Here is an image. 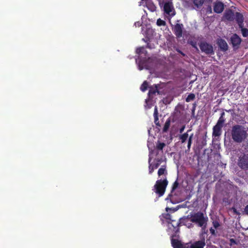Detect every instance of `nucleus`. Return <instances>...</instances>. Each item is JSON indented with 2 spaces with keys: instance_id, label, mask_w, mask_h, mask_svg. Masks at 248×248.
Masks as SVG:
<instances>
[{
  "instance_id": "obj_1",
  "label": "nucleus",
  "mask_w": 248,
  "mask_h": 248,
  "mask_svg": "<svg viewBox=\"0 0 248 248\" xmlns=\"http://www.w3.org/2000/svg\"><path fill=\"white\" fill-rule=\"evenodd\" d=\"M231 135L232 140L238 143L244 141L248 136L245 128L240 124H235L232 127Z\"/></svg>"
},
{
  "instance_id": "obj_2",
  "label": "nucleus",
  "mask_w": 248,
  "mask_h": 248,
  "mask_svg": "<svg viewBox=\"0 0 248 248\" xmlns=\"http://www.w3.org/2000/svg\"><path fill=\"white\" fill-rule=\"evenodd\" d=\"M190 220L204 229L206 227L208 217L203 213L198 212L190 215Z\"/></svg>"
},
{
  "instance_id": "obj_3",
  "label": "nucleus",
  "mask_w": 248,
  "mask_h": 248,
  "mask_svg": "<svg viewBox=\"0 0 248 248\" xmlns=\"http://www.w3.org/2000/svg\"><path fill=\"white\" fill-rule=\"evenodd\" d=\"M168 185V181L167 178L158 180L156 181L154 186V190L158 195L159 197L163 196L164 194L166 187Z\"/></svg>"
},
{
  "instance_id": "obj_4",
  "label": "nucleus",
  "mask_w": 248,
  "mask_h": 248,
  "mask_svg": "<svg viewBox=\"0 0 248 248\" xmlns=\"http://www.w3.org/2000/svg\"><path fill=\"white\" fill-rule=\"evenodd\" d=\"M237 166L243 170H248V153H241L238 157Z\"/></svg>"
},
{
  "instance_id": "obj_5",
  "label": "nucleus",
  "mask_w": 248,
  "mask_h": 248,
  "mask_svg": "<svg viewBox=\"0 0 248 248\" xmlns=\"http://www.w3.org/2000/svg\"><path fill=\"white\" fill-rule=\"evenodd\" d=\"M201 51L208 55L214 54L213 46L206 42H202L199 44Z\"/></svg>"
},
{
  "instance_id": "obj_6",
  "label": "nucleus",
  "mask_w": 248,
  "mask_h": 248,
  "mask_svg": "<svg viewBox=\"0 0 248 248\" xmlns=\"http://www.w3.org/2000/svg\"><path fill=\"white\" fill-rule=\"evenodd\" d=\"M149 88L148 96L150 98H152L153 95H155L156 93L157 94H162L163 93V92L160 91L162 88L160 84H154L153 86H150Z\"/></svg>"
},
{
  "instance_id": "obj_7",
  "label": "nucleus",
  "mask_w": 248,
  "mask_h": 248,
  "mask_svg": "<svg viewBox=\"0 0 248 248\" xmlns=\"http://www.w3.org/2000/svg\"><path fill=\"white\" fill-rule=\"evenodd\" d=\"M164 13L170 16H174L175 14L174 9L171 2H166L163 6Z\"/></svg>"
},
{
  "instance_id": "obj_8",
  "label": "nucleus",
  "mask_w": 248,
  "mask_h": 248,
  "mask_svg": "<svg viewBox=\"0 0 248 248\" xmlns=\"http://www.w3.org/2000/svg\"><path fill=\"white\" fill-rule=\"evenodd\" d=\"M230 41L233 49H237L239 47L242 40L237 34L234 33L231 37Z\"/></svg>"
},
{
  "instance_id": "obj_9",
  "label": "nucleus",
  "mask_w": 248,
  "mask_h": 248,
  "mask_svg": "<svg viewBox=\"0 0 248 248\" xmlns=\"http://www.w3.org/2000/svg\"><path fill=\"white\" fill-rule=\"evenodd\" d=\"M205 245V239L197 241L194 243H186V248H203Z\"/></svg>"
},
{
  "instance_id": "obj_10",
  "label": "nucleus",
  "mask_w": 248,
  "mask_h": 248,
  "mask_svg": "<svg viewBox=\"0 0 248 248\" xmlns=\"http://www.w3.org/2000/svg\"><path fill=\"white\" fill-rule=\"evenodd\" d=\"M223 126V124L217 122L216 124L213 127L212 136L214 137H219L221 135L222 128Z\"/></svg>"
},
{
  "instance_id": "obj_11",
  "label": "nucleus",
  "mask_w": 248,
  "mask_h": 248,
  "mask_svg": "<svg viewBox=\"0 0 248 248\" xmlns=\"http://www.w3.org/2000/svg\"><path fill=\"white\" fill-rule=\"evenodd\" d=\"M183 25L182 24L177 23L172 28V31L174 34L177 38H180L182 36Z\"/></svg>"
},
{
  "instance_id": "obj_12",
  "label": "nucleus",
  "mask_w": 248,
  "mask_h": 248,
  "mask_svg": "<svg viewBox=\"0 0 248 248\" xmlns=\"http://www.w3.org/2000/svg\"><path fill=\"white\" fill-rule=\"evenodd\" d=\"M223 18L227 21H233L235 18L234 12L232 9H227L224 13Z\"/></svg>"
},
{
  "instance_id": "obj_13",
  "label": "nucleus",
  "mask_w": 248,
  "mask_h": 248,
  "mask_svg": "<svg viewBox=\"0 0 248 248\" xmlns=\"http://www.w3.org/2000/svg\"><path fill=\"white\" fill-rule=\"evenodd\" d=\"M224 9V4L221 1H216L214 3V11L215 13L220 14Z\"/></svg>"
},
{
  "instance_id": "obj_14",
  "label": "nucleus",
  "mask_w": 248,
  "mask_h": 248,
  "mask_svg": "<svg viewBox=\"0 0 248 248\" xmlns=\"http://www.w3.org/2000/svg\"><path fill=\"white\" fill-rule=\"evenodd\" d=\"M171 244L173 248H186V244H183L181 241L171 238Z\"/></svg>"
},
{
  "instance_id": "obj_15",
  "label": "nucleus",
  "mask_w": 248,
  "mask_h": 248,
  "mask_svg": "<svg viewBox=\"0 0 248 248\" xmlns=\"http://www.w3.org/2000/svg\"><path fill=\"white\" fill-rule=\"evenodd\" d=\"M218 47L222 51H226L228 49V46L226 42L223 39H219L217 40Z\"/></svg>"
},
{
  "instance_id": "obj_16",
  "label": "nucleus",
  "mask_w": 248,
  "mask_h": 248,
  "mask_svg": "<svg viewBox=\"0 0 248 248\" xmlns=\"http://www.w3.org/2000/svg\"><path fill=\"white\" fill-rule=\"evenodd\" d=\"M237 23H243L244 22V17L242 14L239 12H236L235 14V18Z\"/></svg>"
},
{
  "instance_id": "obj_17",
  "label": "nucleus",
  "mask_w": 248,
  "mask_h": 248,
  "mask_svg": "<svg viewBox=\"0 0 248 248\" xmlns=\"http://www.w3.org/2000/svg\"><path fill=\"white\" fill-rule=\"evenodd\" d=\"M191 130H188L186 133H185L179 136V139L181 140L182 143H185L188 137V132L190 131Z\"/></svg>"
},
{
  "instance_id": "obj_18",
  "label": "nucleus",
  "mask_w": 248,
  "mask_h": 248,
  "mask_svg": "<svg viewBox=\"0 0 248 248\" xmlns=\"http://www.w3.org/2000/svg\"><path fill=\"white\" fill-rule=\"evenodd\" d=\"M158 175L160 176L162 175H167V170H166V166L162 165L161 168H160L157 172Z\"/></svg>"
},
{
  "instance_id": "obj_19",
  "label": "nucleus",
  "mask_w": 248,
  "mask_h": 248,
  "mask_svg": "<svg viewBox=\"0 0 248 248\" xmlns=\"http://www.w3.org/2000/svg\"><path fill=\"white\" fill-rule=\"evenodd\" d=\"M162 158H155V159L154 161V163H152V166L154 168H155V169H156L157 168H158V167L159 166V165L161 164V163H162Z\"/></svg>"
},
{
  "instance_id": "obj_20",
  "label": "nucleus",
  "mask_w": 248,
  "mask_h": 248,
  "mask_svg": "<svg viewBox=\"0 0 248 248\" xmlns=\"http://www.w3.org/2000/svg\"><path fill=\"white\" fill-rule=\"evenodd\" d=\"M166 144L164 142H161L157 141L156 143V149L159 151H162L163 149L165 147Z\"/></svg>"
},
{
  "instance_id": "obj_21",
  "label": "nucleus",
  "mask_w": 248,
  "mask_h": 248,
  "mask_svg": "<svg viewBox=\"0 0 248 248\" xmlns=\"http://www.w3.org/2000/svg\"><path fill=\"white\" fill-rule=\"evenodd\" d=\"M170 124V120L169 118L167 120L163 128V132H166L168 130Z\"/></svg>"
},
{
  "instance_id": "obj_22",
  "label": "nucleus",
  "mask_w": 248,
  "mask_h": 248,
  "mask_svg": "<svg viewBox=\"0 0 248 248\" xmlns=\"http://www.w3.org/2000/svg\"><path fill=\"white\" fill-rule=\"evenodd\" d=\"M204 0H194L193 2L197 7H201L204 3Z\"/></svg>"
},
{
  "instance_id": "obj_23",
  "label": "nucleus",
  "mask_w": 248,
  "mask_h": 248,
  "mask_svg": "<svg viewBox=\"0 0 248 248\" xmlns=\"http://www.w3.org/2000/svg\"><path fill=\"white\" fill-rule=\"evenodd\" d=\"M195 98V95L194 93H189L187 97L186 98V101L187 102H189L193 100Z\"/></svg>"
},
{
  "instance_id": "obj_24",
  "label": "nucleus",
  "mask_w": 248,
  "mask_h": 248,
  "mask_svg": "<svg viewBox=\"0 0 248 248\" xmlns=\"http://www.w3.org/2000/svg\"><path fill=\"white\" fill-rule=\"evenodd\" d=\"M151 159H152V158L150 156L149 158V160H148V162H149V174H152L153 173V172L154 171V170L155 169L152 166V164L150 163Z\"/></svg>"
},
{
  "instance_id": "obj_25",
  "label": "nucleus",
  "mask_w": 248,
  "mask_h": 248,
  "mask_svg": "<svg viewBox=\"0 0 248 248\" xmlns=\"http://www.w3.org/2000/svg\"><path fill=\"white\" fill-rule=\"evenodd\" d=\"M148 87V84L147 81H144L140 87V90L142 92H145Z\"/></svg>"
},
{
  "instance_id": "obj_26",
  "label": "nucleus",
  "mask_w": 248,
  "mask_h": 248,
  "mask_svg": "<svg viewBox=\"0 0 248 248\" xmlns=\"http://www.w3.org/2000/svg\"><path fill=\"white\" fill-rule=\"evenodd\" d=\"M224 115H225V113L224 112H222L221 113L220 116L219 118V119H218V120L217 122H218V123H220L224 124V122L225 121V119L224 118Z\"/></svg>"
},
{
  "instance_id": "obj_27",
  "label": "nucleus",
  "mask_w": 248,
  "mask_h": 248,
  "mask_svg": "<svg viewBox=\"0 0 248 248\" xmlns=\"http://www.w3.org/2000/svg\"><path fill=\"white\" fill-rule=\"evenodd\" d=\"M179 186V183L177 181V180H176L173 184L172 185V188H171V192H173L178 186Z\"/></svg>"
},
{
  "instance_id": "obj_28",
  "label": "nucleus",
  "mask_w": 248,
  "mask_h": 248,
  "mask_svg": "<svg viewBox=\"0 0 248 248\" xmlns=\"http://www.w3.org/2000/svg\"><path fill=\"white\" fill-rule=\"evenodd\" d=\"M144 51L146 52V50H144V48L143 47H140L136 49V53L140 55L144 52Z\"/></svg>"
},
{
  "instance_id": "obj_29",
  "label": "nucleus",
  "mask_w": 248,
  "mask_h": 248,
  "mask_svg": "<svg viewBox=\"0 0 248 248\" xmlns=\"http://www.w3.org/2000/svg\"><path fill=\"white\" fill-rule=\"evenodd\" d=\"M156 24L158 26H165L166 25V22L164 20L159 18L157 20Z\"/></svg>"
},
{
  "instance_id": "obj_30",
  "label": "nucleus",
  "mask_w": 248,
  "mask_h": 248,
  "mask_svg": "<svg viewBox=\"0 0 248 248\" xmlns=\"http://www.w3.org/2000/svg\"><path fill=\"white\" fill-rule=\"evenodd\" d=\"M241 32L242 34V35L244 37H246L248 36V29L247 28H244V29H242L241 30Z\"/></svg>"
},
{
  "instance_id": "obj_31",
  "label": "nucleus",
  "mask_w": 248,
  "mask_h": 248,
  "mask_svg": "<svg viewBox=\"0 0 248 248\" xmlns=\"http://www.w3.org/2000/svg\"><path fill=\"white\" fill-rule=\"evenodd\" d=\"M212 224H213V227H214L215 229H217L218 227H219L220 226V224L219 223L218 221L217 220H214L212 222Z\"/></svg>"
},
{
  "instance_id": "obj_32",
  "label": "nucleus",
  "mask_w": 248,
  "mask_h": 248,
  "mask_svg": "<svg viewBox=\"0 0 248 248\" xmlns=\"http://www.w3.org/2000/svg\"><path fill=\"white\" fill-rule=\"evenodd\" d=\"M154 122L155 124L158 126H160V124H159V119L158 116L154 117Z\"/></svg>"
},
{
  "instance_id": "obj_33",
  "label": "nucleus",
  "mask_w": 248,
  "mask_h": 248,
  "mask_svg": "<svg viewBox=\"0 0 248 248\" xmlns=\"http://www.w3.org/2000/svg\"><path fill=\"white\" fill-rule=\"evenodd\" d=\"M210 232L212 235L215 236H217V232L215 231V229H213L212 228H211L210 229Z\"/></svg>"
},
{
  "instance_id": "obj_34",
  "label": "nucleus",
  "mask_w": 248,
  "mask_h": 248,
  "mask_svg": "<svg viewBox=\"0 0 248 248\" xmlns=\"http://www.w3.org/2000/svg\"><path fill=\"white\" fill-rule=\"evenodd\" d=\"M192 143V140H191L190 139H188V143H187V145L188 150H190Z\"/></svg>"
},
{
  "instance_id": "obj_35",
  "label": "nucleus",
  "mask_w": 248,
  "mask_h": 248,
  "mask_svg": "<svg viewBox=\"0 0 248 248\" xmlns=\"http://www.w3.org/2000/svg\"><path fill=\"white\" fill-rule=\"evenodd\" d=\"M158 113L157 108L155 107V108L154 112V117L158 116Z\"/></svg>"
},
{
  "instance_id": "obj_36",
  "label": "nucleus",
  "mask_w": 248,
  "mask_h": 248,
  "mask_svg": "<svg viewBox=\"0 0 248 248\" xmlns=\"http://www.w3.org/2000/svg\"><path fill=\"white\" fill-rule=\"evenodd\" d=\"M244 212L246 215L248 216V204L244 208Z\"/></svg>"
},
{
  "instance_id": "obj_37",
  "label": "nucleus",
  "mask_w": 248,
  "mask_h": 248,
  "mask_svg": "<svg viewBox=\"0 0 248 248\" xmlns=\"http://www.w3.org/2000/svg\"><path fill=\"white\" fill-rule=\"evenodd\" d=\"M201 144H202V147L205 146L206 145V139H204L201 142Z\"/></svg>"
},
{
  "instance_id": "obj_38",
  "label": "nucleus",
  "mask_w": 248,
  "mask_h": 248,
  "mask_svg": "<svg viewBox=\"0 0 248 248\" xmlns=\"http://www.w3.org/2000/svg\"><path fill=\"white\" fill-rule=\"evenodd\" d=\"M185 128V125H183L179 129V132L182 133Z\"/></svg>"
},
{
  "instance_id": "obj_39",
  "label": "nucleus",
  "mask_w": 248,
  "mask_h": 248,
  "mask_svg": "<svg viewBox=\"0 0 248 248\" xmlns=\"http://www.w3.org/2000/svg\"><path fill=\"white\" fill-rule=\"evenodd\" d=\"M238 24V26H239V28L240 29H241V30H242V29H244V28L243 27V23H237Z\"/></svg>"
},
{
  "instance_id": "obj_40",
  "label": "nucleus",
  "mask_w": 248,
  "mask_h": 248,
  "mask_svg": "<svg viewBox=\"0 0 248 248\" xmlns=\"http://www.w3.org/2000/svg\"><path fill=\"white\" fill-rule=\"evenodd\" d=\"M230 242H231V244H236L235 240L232 238L230 239Z\"/></svg>"
},
{
  "instance_id": "obj_41",
  "label": "nucleus",
  "mask_w": 248,
  "mask_h": 248,
  "mask_svg": "<svg viewBox=\"0 0 248 248\" xmlns=\"http://www.w3.org/2000/svg\"><path fill=\"white\" fill-rule=\"evenodd\" d=\"M177 51L178 52H179V53H180L182 56H184L185 55V54L182 52L181 51V50H177Z\"/></svg>"
},
{
  "instance_id": "obj_42",
  "label": "nucleus",
  "mask_w": 248,
  "mask_h": 248,
  "mask_svg": "<svg viewBox=\"0 0 248 248\" xmlns=\"http://www.w3.org/2000/svg\"><path fill=\"white\" fill-rule=\"evenodd\" d=\"M177 51L178 52H179V53H180L182 56H184L185 55V54L182 52L181 51V50H177Z\"/></svg>"
},
{
  "instance_id": "obj_43",
  "label": "nucleus",
  "mask_w": 248,
  "mask_h": 248,
  "mask_svg": "<svg viewBox=\"0 0 248 248\" xmlns=\"http://www.w3.org/2000/svg\"><path fill=\"white\" fill-rule=\"evenodd\" d=\"M177 51L178 52H179V53H180L182 56H184L185 55V54L182 52L181 51V50H177Z\"/></svg>"
},
{
  "instance_id": "obj_44",
  "label": "nucleus",
  "mask_w": 248,
  "mask_h": 248,
  "mask_svg": "<svg viewBox=\"0 0 248 248\" xmlns=\"http://www.w3.org/2000/svg\"><path fill=\"white\" fill-rule=\"evenodd\" d=\"M193 137V134L192 133V134H191L190 135V136L189 137H188V139H190V140H192Z\"/></svg>"
},
{
  "instance_id": "obj_45",
  "label": "nucleus",
  "mask_w": 248,
  "mask_h": 248,
  "mask_svg": "<svg viewBox=\"0 0 248 248\" xmlns=\"http://www.w3.org/2000/svg\"><path fill=\"white\" fill-rule=\"evenodd\" d=\"M208 11H210V13H212V8L211 6H208Z\"/></svg>"
},
{
  "instance_id": "obj_46",
  "label": "nucleus",
  "mask_w": 248,
  "mask_h": 248,
  "mask_svg": "<svg viewBox=\"0 0 248 248\" xmlns=\"http://www.w3.org/2000/svg\"><path fill=\"white\" fill-rule=\"evenodd\" d=\"M152 7H152V10L153 11H154V10H155V5H154L152 6Z\"/></svg>"
},
{
  "instance_id": "obj_47",
  "label": "nucleus",
  "mask_w": 248,
  "mask_h": 248,
  "mask_svg": "<svg viewBox=\"0 0 248 248\" xmlns=\"http://www.w3.org/2000/svg\"><path fill=\"white\" fill-rule=\"evenodd\" d=\"M147 47H148V48H151V47H150V45H149V44H148L147 45Z\"/></svg>"
},
{
  "instance_id": "obj_48",
  "label": "nucleus",
  "mask_w": 248,
  "mask_h": 248,
  "mask_svg": "<svg viewBox=\"0 0 248 248\" xmlns=\"http://www.w3.org/2000/svg\"><path fill=\"white\" fill-rule=\"evenodd\" d=\"M135 24L136 25L137 23H135ZM137 25H138V26H140V23H139V22H137Z\"/></svg>"
},
{
  "instance_id": "obj_49",
  "label": "nucleus",
  "mask_w": 248,
  "mask_h": 248,
  "mask_svg": "<svg viewBox=\"0 0 248 248\" xmlns=\"http://www.w3.org/2000/svg\"><path fill=\"white\" fill-rule=\"evenodd\" d=\"M176 225L177 226H178V223L177 222V223H176Z\"/></svg>"
}]
</instances>
